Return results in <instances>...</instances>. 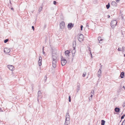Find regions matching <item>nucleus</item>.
Listing matches in <instances>:
<instances>
[{"mask_svg": "<svg viewBox=\"0 0 125 125\" xmlns=\"http://www.w3.org/2000/svg\"><path fill=\"white\" fill-rule=\"evenodd\" d=\"M52 64L53 67L55 68L56 66V63L57 59L56 55L53 53L52 54Z\"/></svg>", "mask_w": 125, "mask_h": 125, "instance_id": "obj_1", "label": "nucleus"}, {"mask_svg": "<svg viewBox=\"0 0 125 125\" xmlns=\"http://www.w3.org/2000/svg\"><path fill=\"white\" fill-rule=\"evenodd\" d=\"M70 116L69 114V112L67 111L66 114L65 121L68 123H70Z\"/></svg>", "mask_w": 125, "mask_h": 125, "instance_id": "obj_2", "label": "nucleus"}, {"mask_svg": "<svg viewBox=\"0 0 125 125\" xmlns=\"http://www.w3.org/2000/svg\"><path fill=\"white\" fill-rule=\"evenodd\" d=\"M117 23V21L115 20L112 21L110 23L111 26L113 28L115 27Z\"/></svg>", "mask_w": 125, "mask_h": 125, "instance_id": "obj_3", "label": "nucleus"}, {"mask_svg": "<svg viewBox=\"0 0 125 125\" xmlns=\"http://www.w3.org/2000/svg\"><path fill=\"white\" fill-rule=\"evenodd\" d=\"M84 37L83 35L82 34H81L79 36L77 37L78 40L80 42L82 41L83 40Z\"/></svg>", "mask_w": 125, "mask_h": 125, "instance_id": "obj_4", "label": "nucleus"}, {"mask_svg": "<svg viewBox=\"0 0 125 125\" xmlns=\"http://www.w3.org/2000/svg\"><path fill=\"white\" fill-rule=\"evenodd\" d=\"M67 62V61L65 59L62 58L61 59V63L62 66L64 65Z\"/></svg>", "mask_w": 125, "mask_h": 125, "instance_id": "obj_5", "label": "nucleus"}, {"mask_svg": "<svg viewBox=\"0 0 125 125\" xmlns=\"http://www.w3.org/2000/svg\"><path fill=\"white\" fill-rule=\"evenodd\" d=\"M60 28L61 29H63L65 27V23L63 21H62L60 23Z\"/></svg>", "mask_w": 125, "mask_h": 125, "instance_id": "obj_6", "label": "nucleus"}, {"mask_svg": "<svg viewBox=\"0 0 125 125\" xmlns=\"http://www.w3.org/2000/svg\"><path fill=\"white\" fill-rule=\"evenodd\" d=\"M7 67L10 70L12 71H13L14 69V67L12 65H9L7 66Z\"/></svg>", "mask_w": 125, "mask_h": 125, "instance_id": "obj_7", "label": "nucleus"}, {"mask_svg": "<svg viewBox=\"0 0 125 125\" xmlns=\"http://www.w3.org/2000/svg\"><path fill=\"white\" fill-rule=\"evenodd\" d=\"M73 26V24L72 23H69L68 25V27L69 29H71Z\"/></svg>", "mask_w": 125, "mask_h": 125, "instance_id": "obj_8", "label": "nucleus"}, {"mask_svg": "<svg viewBox=\"0 0 125 125\" xmlns=\"http://www.w3.org/2000/svg\"><path fill=\"white\" fill-rule=\"evenodd\" d=\"M4 52L5 53H9L10 51V50L8 48H5L4 49Z\"/></svg>", "mask_w": 125, "mask_h": 125, "instance_id": "obj_9", "label": "nucleus"}, {"mask_svg": "<svg viewBox=\"0 0 125 125\" xmlns=\"http://www.w3.org/2000/svg\"><path fill=\"white\" fill-rule=\"evenodd\" d=\"M42 58L41 56H40L39 58V60L38 61L39 65L40 66L42 65Z\"/></svg>", "mask_w": 125, "mask_h": 125, "instance_id": "obj_10", "label": "nucleus"}, {"mask_svg": "<svg viewBox=\"0 0 125 125\" xmlns=\"http://www.w3.org/2000/svg\"><path fill=\"white\" fill-rule=\"evenodd\" d=\"M70 52L68 50L65 51V55L67 56V57H69V53Z\"/></svg>", "mask_w": 125, "mask_h": 125, "instance_id": "obj_11", "label": "nucleus"}, {"mask_svg": "<svg viewBox=\"0 0 125 125\" xmlns=\"http://www.w3.org/2000/svg\"><path fill=\"white\" fill-rule=\"evenodd\" d=\"M38 98H40L41 97L42 93L40 91H39L38 92Z\"/></svg>", "mask_w": 125, "mask_h": 125, "instance_id": "obj_12", "label": "nucleus"}, {"mask_svg": "<svg viewBox=\"0 0 125 125\" xmlns=\"http://www.w3.org/2000/svg\"><path fill=\"white\" fill-rule=\"evenodd\" d=\"M98 40L99 41V43H102V42L103 41V39L101 38V37L99 36L98 37Z\"/></svg>", "mask_w": 125, "mask_h": 125, "instance_id": "obj_13", "label": "nucleus"}, {"mask_svg": "<svg viewBox=\"0 0 125 125\" xmlns=\"http://www.w3.org/2000/svg\"><path fill=\"white\" fill-rule=\"evenodd\" d=\"M120 109L119 108L116 107L115 109V111L117 112H119Z\"/></svg>", "mask_w": 125, "mask_h": 125, "instance_id": "obj_14", "label": "nucleus"}, {"mask_svg": "<svg viewBox=\"0 0 125 125\" xmlns=\"http://www.w3.org/2000/svg\"><path fill=\"white\" fill-rule=\"evenodd\" d=\"M111 4L113 6H116L117 4L115 1H112L111 3Z\"/></svg>", "mask_w": 125, "mask_h": 125, "instance_id": "obj_15", "label": "nucleus"}, {"mask_svg": "<svg viewBox=\"0 0 125 125\" xmlns=\"http://www.w3.org/2000/svg\"><path fill=\"white\" fill-rule=\"evenodd\" d=\"M124 73L122 72L120 74V77L121 78H123L124 77Z\"/></svg>", "mask_w": 125, "mask_h": 125, "instance_id": "obj_16", "label": "nucleus"}, {"mask_svg": "<svg viewBox=\"0 0 125 125\" xmlns=\"http://www.w3.org/2000/svg\"><path fill=\"white\" fill-rule=\"evenodd\" d=\"M76 45V42L75 41L73 42V47L74 49H75V47Z\"/></svg>", "mask_w": 125, "mask_h": 125, "instance_id": "obj_17", "label": "nucleus"}, {"mask_svg": "<svg viewBox=\"0 0 125 125\" xmlns=\"http://www.w3.org/2000/svg\"><path fill=\"white\" fill-rule=\"evenodd\" d=\"M80 90V87L79 85H77V92H78Z\"/></svg>", "mask_w": 125, "mask_h": 125, "instance_id": "obj_18", "label": "nucleus"}, {"mask_svg": "<svg viewBox=\"0 0 125 125\" xmlns=\"http://www.w3.org/2000/svg\"><path fill=\"white\" fill-rule=\"evenodd\" d=\"M101 121V125H104L105 123V121L104 120H102Z\"/></svg>", "mask_w": 125, "mask_h": 125, "instance_id": "obj_19", "label": "nucleus"}, {"mask_svg": "<svg viewBox=\"0 0 125 125\" xmlns=\"http://www.w3.org/2000/svg\"><path fill=\"white\" fill-rule=\"evenodd\" d=\"M110 7V4L109 3L106 5V7L107 9H108Z\"/></svg>", "mask_w": 125, "mask_h": 125, "instance_id": "obj_20", "label": "nucleus"}, {"mask_svg": "<svg viewBox=\"0 0 125 125\" xmlns=\"http://www.w3.org/2000/svg\"><path fill=\"white\" fill-rule=\"evenodd\" d=\"M42 7H40L39 9V12L41 11L42 10Z\"/></svg>", "mask_w": 125, "mask_h": 125, "instance_id": "obj_21", "label": "nucleus"}, {"mask_svg": "<svg viewBox=\"0 0 125 125\" xmlns=\"http://www.w3.org/2000/svg\"><path fill=\"white\" fill-rule=\"evenodd\" d=\"M101 71L100 69H99L98 72V74H101Z\"/></svg>", "mask_w": 125, "mask_h": 125, "instance_id": "obj_22", "label": "nucleus"}, {"mask_svg": "<svg viewBox=\"0 0 125 125\" xmlns=\"http://www.w3.org/2000/svg\"><path fill=\"white\" fill-rule=\"evenodd\" d=\"M86 74V73L85 72H84L83 73V77H84Z\"/></svg>", "mask_w": 125, "mask_h": 125, "instance_id": "obj_23", "label": "nucleus"}, {"mask_svg": "<svg viewBox=\"0 0 125 125\" xmlns=\"http://www.w3.org/2000/svg\"><path fill=\"white\" fill-rule=\"evenodd\" d=\"M9 41L8 39H7L5 40L4 41V42L5 43H6L7 42Z\"/></svg>", "mask_w": 125, "mask_h": 125, "instance_id": "obj_24", "label": "nucleus"}, {"mask_svg": "<svg viewBox=\"0 0 125 125\" xmlns=\"http://www.w3.org/2000/svg\"><path fill=\"white\" fill-rule=\"evenodd\" d=\"M125 125V120H124L123 122H122V124L121 125Z\"/></svg>", "mask_w": 125, "mask_h": 125, "instance_id": "obj_25", "label": "nucleus"}, {"mask_svg": "<svg viewBox=\"0 0 125 125\" xmlns=\"http://www.w3.org/2000/svg\"><path fill=\"white\" fill-rule=\"evenodd\" d=\"M125 115L124 114V115H123L122 116H121V119H123L124 118V117H125Z\"/></svg>", "mask_w": 125, "mask_h": 125, "instance_id": "obj_26", "label": "nucleus"}, {"mask_svg": "<svg viewBox=\"0 0 125 125\" xmlns=\"http://www.w3.org/2000/svg\"><path fill=\"white\" fill-rule=\"evenodd\" d=\"M66 121H65V123L64 124V125H68L69 124L67 123V122H66Z\"/></svg>", "mask_w": 125, "mask_h": 125, "instance_id": "obj_27", "label": "nucleus"}, {"mask_svg": "<svg viewBox=\"0 0 125 125\" xmlns=\"http://www.w3.org/2000/svg\"><path fill=\"white\" fill-rule=\"evenodd\" d=\"M53 4L55 5H56L57 4V2L56 1H54L53 2Z\"/></svg>", "mask_w": 125, "mask_h": 125, "instance_id": "obj_28", "label": "nucleus"}, {"mask_svg": "<svg viewBox=\"0 0 125 125\" xmlns=\"http://www.w3.org/2000/svg\"><path fill=\"white\" fill-rule=\"evenodd\" d=\"M69 102H71V96H69Z\"/></svg>", "mask_w": 125, "mask_h": 125, "instance_id": "obj_29", "label": "nucleus"}, {"mask_svg": "<svg viewBox=\"0 0 125 125\" xmlns=\"http://www.w3.org/2000/svg\"><path fill=\"white\" fill-rule=\"evenodd\" d=\"M125 49V47L123 46L122 47V49H121L122 51H123V52L124 51V50Z\"/></svg>", "mask_w": 125, "mask_h": 125, "instance_id": "obj_30", "label": "nucleus"}, {"mask_svg": "<svg viewBox=\"0 0 125 125\" xmlns=\"http://www.w3.org/2000/svg\"><path fill=\"white\" fill-rule=\"evenodd\" d=\"M80 27H81V31H82L83 28V26L82 25H81V26Z\"/></svg>", "mask_w": 125, "mask_h": 125, "instance_id": "obj_31", "label": "nucleus"}, {"mask_svg": "<svg viewBox=\"0 0 125 125\" xmlns=\"http://www.w3.org/2000/svg\"><path fill=\"white\" fill-rule=\"evenodd\" d=\"M47 77L46 76H45L44 78V80H45V81L47 79Z\"/></svg>", "mask_w": 125, "mask_h": 125, "instance_id": "obj_32", "label": "nucleus"}, {"mask_svg": "<svg viewBox=\"0 0 125 125\" xmlns=\"http://www.w3.org/2000/svg\"><path fill=\"white\" fill-rule=\"evenodd\" d=\"M101 74H97V76L99 77H100L101 76Z\"/></svg>", "mask_w": 125, "mask_h": 125, "instance_id": "obj_33", "label": "nucleus"}, {"mask_svg": "<svg viewBox=\"0 0 125 125\" xmlns=\"http://www.w3.org/2000/svg\"><path fill=\"white\" fill-rule=\"evenodd\" d=\"M118 51H122L121 49V48H118Z\"/></svg>", "mask_w": 125, "mask_h": 125, "instance_id": "obj_34", "label": "nucleus"}, {"mask_svg": "<svg viewBox=\"0 0 125 125\" xmlns=\"http://www.w3.org/2000/svg\"><path fill=\"white\" fill-rule=\"evenodd\" d=\"M94 90H93V91H92L91 92V94H94Z\"/></svg>", "mask_w": 125, "mask_h": 125, "instance_id": "obj_35", "label": "nucleus"}, {"mask_svg": "<svg viewBox=\"0 0 125 125\" xmlns=\"http://www.w3.org/2000/svg\"><path fill=\"white\" fill-rule=\"evenodd\" d=\"M86 27H87L88 28V27H89V25H88V23H87L86 24Z\"/></svg>", "mask_w": 125, "mask_h": 125, "instance_id": "obj_36", "label": "nucleus"}, {"mask_svg": "<svg viewBox=\"0 0 125 125\" xmlns=\"http://www.w3.org/2000/svg\"><path fill=\"white\" fill-rule=\"evenodd\" d=\"M32 29H33V30H34V26H32Z\"/></svg>", "mask_w": 125, "mask_h": 125, "instance_id": "obj_37", "label": "nucleus"}, {"mask_svg": "<svg viewBox=\"0 0 125 125\" xmlns=\"http://www.w3.org/2000/svg\"><path fill=\"white\" fill-rule=\"evenodd\" d=\"M120 0H116V1L117 2H118Z\"/></svg>", "mask_w": 125, "mask_h": 125, "instance_id": "obj_38", "label": "nucleus"}, {"mask_svg": "<svg viewBox=\"0 0 125 125\" xmlns=\"http://www.w3.org/2000/svg\"><path fill=\"white\" fill-rule=\"evenodd\" d=\"M3 111L1 110V108H0V112H3Z\"/></svg>", "mask_w": 125, "mask_h": 125, "instance_id": "obj_39", "label": "nucleus"}, {"mask_svg": "<svg viewBox=\"0 0 125 125\" xmlns=\"http://www.w3.org/2000/svg\"><path fill=\"white\" fill-rule=\"evenodd\" d=\"M90 54H91V58H92V54L91 53V52H90Z\"/></svg>", "mask_w": 125, "mask_h": 125, "instance_id": "obj_40", "label": "nucleus"}, {"mask_svg": "<svg viewBox=\"0 0 125 125\" xmlns=\"http://www.w3.org/2000/svg\"><path fill=\"white\" fill-rule=\"evenodd\" d=\"M10 6H11L12 5V3H11V2L10 1Z\"/></svg>", "mask_w": 125, "mask_h": 125, "instance_id": "obj_41", "label": "nucleus"}, {"mask_svg": "<svg viewBox=\"0 0 125 125\" xmlns=\"http://www.w3.org/2000/svg\"><path fill=\"white\" fill-rule=\"evenodd\" d=\"M107 17H108V18H109L110 17V15H107Z\"/></svg>", "mask_w": 125, "mask_h": 125, "instance_id": "obj_42", "label": "nucleus"}, {"mask_svg": "<svg viewBox=\"0 0 125 125\" xmlns=\"http://www.w3.org/2000/svg\"><path fill=\"white\" fill-rule=\"evenodd\" d=\"M91 94V98H92V97L93 96V94Z\"/></svg>", "mask_w": 125, "mask_h": 125, "instance_id": "obj_43", "label": "nucleus"}, {"mask_svg": "<svg viewBox=\"0 0 125 125\" xmlns=\"http://www.w3.org/2000/svg\"><path fill=\"white\" fill-rule=\"evenodd\" d=\"M42 52L43 54H45V52L44 51H43Z\"/></svg>", "mask_w": 125, "mask_h": 125, "instance_id": "obj_44", "label": "nucleus"}, {"mask_svg": "<svg viewBox=\"0 0 125 125\" xmlns=\"http://www.w3.org/2000/svg\"><path fill=\"white\" fill-rule=\"evenodd\" d=\"M44 47L43 46V48H42V51H44Z\"/></svg>", "mask_w": 125, "mask_h": 125, "instance_id": "obj_45", "label": "nucleus"}, {"mask_svg": "<svg viewBox=\"0 0 125 125\" xmlns=\"http://www.w3.org/2000/svg\"><path fill=\"white\" fill-rule=\"evenodd\" d=\"M123 88H124V89L125 90V87L124 86H123Z\"/></svg>", "mask_w": 125, "mask_h": 125, "instance_id": "obj_46", "label": "nucleus"}, {"mask_svg": "<svg viewBox=\"0 0 125 125\" xmlns=\"http://www.w3.org/2000/svg\"><path fill=\"white\" fill-rule=\"evenodd\" d=\"M11 9L12 10H13V9L12 8H11Z\"/></svg>", "mask_w": 125, "mask_h": 125, "instance_id": "obj_47", "label": "nucleus"}, {"mask_svg": "<svg viewBox=\"0 0 125 125\" xmlns=\"http://www.w3.org/2000/svg\"><path fill=\"white\" fill-rule=\"evenodd\" d=\"M125 105H123V107H125Z\"/></svg>", "mask_w": 125, "mask_h": 125, "instance_id": "obj_48", "label": "nucleus"}, {"mask_svg": "<svg viewBox=\"0 0 125 125\" xmlns=\"http://www.w3.org/2000/svg\"><path fill=\"white\" fill-rule=\"evenodd\" d=\"M124 56L125 57V54H124Z\"/></svg>", "mask_w": 125, "mask_h": 125, "instance_id": "obj_49", "label": "nucleus"}, {"mask_svg": "<svg viewBox=\"0 0 125 125\" xmlns=\"http://www.w3.org/2000/svg\"><path fill=\"white\" fill-rule=\"evenodd\" d=\"M39 99L38 98L37 100L38 101Z\"/></svg>", "mask_w": 125, "mask_h": 125, "instance_id": "obj_50", "label": "nucleus"}, {"mask_svg": "<svg viewBox=\"0 0 125 125\" xmlns=\"http://www.w3.org/2000/svg\"><path fill=\"white\" fill-rule=\"evenodd\" d=\"M89 100H90V98H89Z\"/></svg>", "mask_w": 125, "mask_h": 125, "instance_id": "obj_51", "label": "nucleus"}]
</instances>
